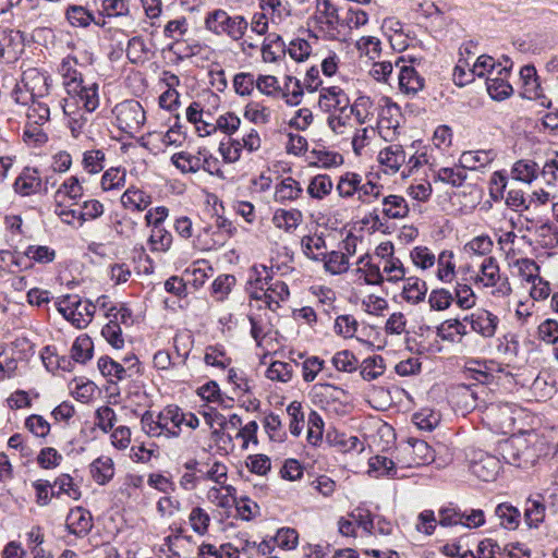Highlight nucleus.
I'll use <instances>...</instances> for the list:
<instances>
[{"mask_svg":"<svg viewBox=\"0 0 558 558\" xmlns=\"http://www.w3.org/2000/svg\"><path fill=\"white\" fill-rule=\"evenodd\" d=\"M361 181L362 175L356 172L347 171L342 173L336 184V191L339 197L349 199L357 195Z\"/></svg>","mask_w":558,"mask_h":558,"instance_id":"nucleus-41","label":"nucleus"},{"mask_svg":"<svg viewBox=\"0 0 558 558\" xmlns=\"http://www.w3.org/2000/svg\"><path fill=\"white\" fill-rule=\"evenodd\" d=\"M545 515L546 506L539 497L526 499L523 519L529 529H538L544 522Z\"/></svg>","mask_w":558,"mask_h":558,"instance_id":"nucleus-33","label":"nucleus"},{"mask_svg":"<svg viewBox=\"0 0 558 558\" xmlns=\"http://www.w3.org/2000/svg\"><path fill=\"white\" fill-rule=\"evenodd\" d=\"M494 514L498 520V524L508 531H515L521 523V511L510 502L498 504Z\"/></svg>","mask_w":558,"mask_h":558,"instance_id":"nucleus-30","label":"nucleus"},{"mask_svg":"<svg viewBox=\"0 0 558 558\" xmlns=\"http://www.w3.org/2000/svg\"><path fill=\"white\" fill-rule=\"evenodd\" d=\"M511 68L512 61L509 58H505V64L497 66L495 75L487 76L486 88L493 99L504 100L512 94L513 88L508 81Z\"/></svg>","mask_w":558,"mask_h":558,"instance_id":"nucleus-10","label":"nucleus"},{"mask_svg":"<svg viewBox=\"0 0 558 558\" xmlns=\"http://www.w3.org/2000/svg\"><path fill=\"white\" fill-rule=\"evenodd\" d=\"M520 78L523 83V95L529 99H536L542 96V88L533 65H525L520 71Z\"/></svg>","mask_w":558,"mask_h":558,"instance_id":"nucleus-43","label":"nucleus"},{"mask_svg":"<svg viewBox=\"0 0 558 558\" xmlns=\"http://www.w3.org/2000/svg\"><path fill=\"white\" fill-rule=\"evenodd\" d=\"M385 372L384 359L379 355L367 357L362 362L361 376L367 381H372L381 376Z\"/></svg>","mask_w":558,"mask_h":558,"instance_id":"nucleus-64","label":"nucleus"},{"mask_svg":"<svg viewBox=\"0 0 558 558\" xmlns=\"http://www.w3.org/2000/svg\"><path fill=\"white\" fill-rule=\"evenodd\" d=\"M65 16L73 27H87L92 23L99 25L94 14L82 5H70L66 9Z\"/></svg>","mask_w":558,"mask_h":558,"instance_id":"nucleus-52","label":"nucleus"},{"mask_svg":"<svg viewBox=\"0 0 558 558\" xmlns=\"http://www.w3.org/2000/svg\"><path fill=\"white\" fill-rule=\"evenodd\" d=\"M496 157L494 150H470L464 151L460 157V163L465 169H481L489 165Z\"/></svg>","mask_w":558,"mask_h":558,"instance_id":"nucleus-42","label":"nucleus"},{"mask_svg":"<svg viewBox=\"0 0 558 558\" xmlns=\"http://www.w3.org/2000/svg\"><path fill=\"white\" fill-rule=\"evenodd\" d=\"M522 416L523 411L514 404L489 403L484 405L483 421L496 433L505 435L514 433L517 423Z\"/></svg>","mask_w":558,"mask_h":558,"instance_id":"nucleus-3","label":"nucleus"},{"mask_svg":"<svg viewBox=\"0 0 558 558\" xmlns=\"http://www.w3.org/2000/svg\"><path fill=\"white\" fill-rule=\"evenodd\" d=\"M199 481H211L216 484H223L227 481L228 468L220 461L206 463L198 469Z\"/></svg>","mask_w":558,"mask_h":558,"instance_id":"nucleus-46","label":"nucleus"},{"mask_svg":"<svg viewBox=\"0 0 558 558\" xmlns=\"http://www.w3.org/2000/svg\"><path fill=\"white\" fill-rule=\"evenodd\" d=\"M437 278L445 283H450L456 277L454 254L452 251H442L436 258Z\"/></svg>","mask_w":558,"mask_h":558,"instance_id":"nucleus-44","label":"nucleus"},{"mask_svg":"<svg viewBox=\"0 0 558 558\" xmlns=\"http://www.w3.org/2000/svg\"><path fill=\"white\" fill-rule=\"evenodd\" d=\"M59 73L63 77L66 93L70 92L71 85H74V83L81 84L84 81L81 73L76 70V60L70 57L62 60L59 66Z\"/></svg>","mask_w":558,"mask_h":558,"instance_id":"nucleus-60","label":"nucleus"},{"mask_svg":"<svg viewBox=\"0 0 558 558\" xmlns=\"http://www.w3.org/2000/svg\"><path fill=\"white\" fill-rule=\"evenodd\" d=\"M120 202L128 210L144 211L151 204V196L145 191L132 185L121 195Z\"/></svg>","mask_w":558,"mask_h":558,"instance_id":"nucleus-27","label":"nucleus"},{"mask_svg":"<svg viewBox=\"0 0 558 558\" xmlns=\"http://www.w3.org/2000/svg\"><path fill=\"white\" fill-rule=\"evenodd\" d=\"M50 119L49 104L43 98H33L27 111V122L45 124Z\"/></svg>","mask_w":558,"mask_h":558,"instance_id":"nucleus-58","label":"nucleus"},{"mask_svg":"<svg viewBox=\"0 0 558 558\" xmlns=\"http://www.w3.org/2000/svg\"><path fill=\"white\" fill-rule=\"evenodd\" d=\"M142 429L150 437L174 438L180 435L179 407L168 405L156 416L145 412L141 420Z\"/></svg>","mask_w":558,"mask_h":558,"instance_id":"nucleus-4","label":"nucleus"},{"mask_svg":"<svg viewBox=\"0 0 558 558\" xmlns=\"http://www.w3.org/2000/svg\"><path fill=\"white\" fill-rule=\"evenodd\" d=\"M463 322L470 324L472 331L484 339L494 338L499 325L497 315L485 308H477L463 318Z\"/></svg>","mask_w":558,"mask_h":558,"instance_id":"nucleus-11","label":"nucleus"},{"mask_svg":"<svg viewBox=\"0 0 558 558\" xmlns=\"http://www.w3.org/2000/svg\"><path fill=\"white\" fill-rule=\"evenodd\" d=\"M260 52L264 62L275 63L284 54V41L279 35L269 34L262 44Z\"/></svg>","mask_w":558,"mask_h":558,"instance_id":"nucleus-40","label":"nucleus"},{"mask_svg":"<svg viewBox=\"0 0 558 558\" xmlns=\"http://www.w3.org/2000/svg\"><path fill=\"white\" fill-rule=\"evenodd\" d=\"M93 341L87 335L78 336L71 348V359L77 363H85L93 356Z\"/></svg>","mask_w":558,"mask_h":558,"instance_id":"nucleus-56","label":"nucleus"},{"mask_svg":"<svg viewBox=\"0 0 558 558\" xmlns=\"http://www.w3.org/2000/svg\"><path fill=\"white\" fill-rule=\"evenodd\" d=\"M541 173L538 165L531 159L517 160L511 168V178L531 184Z\"/></svg>","mask_w":558,"mask_h":558,"instance_id":"nucleus-39","label":"nucleus"},{"mask_svg":"<svg viewBox=\"0 0 558 558\" xmlns=\"http://www.w3.org/2000/svg\"><path fill=\"white\" fill-rule=\"evenodd\" d=\"M499 451L509 464L530 468L546 454L545 442L536 434L512 436L499 445Z\"/></svg>","mask_w":558,"mask_h":558,"instance_id":"nucleus-2","label":"nucleus"},{"mask_svg":"<svg viewBox=\"0 0 558 558\" xmlns=\"http://www.w3.org/2000/svg\"><path fill=\"white\" fill-rule=\"evenodd\" d=\"M24 86L31 93L33 98H45L49 94L51 86L50 76L37 69H29L23 73Z\"/></svg>","mask_w":558,"mask_h":558,"instance_id":"nucleus-22","label":"nucleus"},{"mask_svg":"<svg viewBox=\"0 0 558 558\" xmlns=\"http://www.w3.org/2000/svg\"><path fill=\"white\" fill-rule=\"evenodd\" d=\"M339 8L332 0H316L313 19L319 33L325 35Z\"/></svg>","mask_w":558,"mask_h":558,"instance_id":"nucleus-29","label":"nucleus"},{"mask_svg":"<svg viewBox=\"0 0 558 558\" xmlns=\"http://www.w3.org/2000/svg\"><path fill=\"white\" fill-rule=\"evenodd\" d=\"M251 324V336L258 345L271 332L272 325L267 311H259L258 313H251L248 316Z\"/></svg>","mask_w":558,"mask_h":558,"instance_id":"nucleus-37","label":"nucleus"},{"mask_svg":"<svg viewBox=\"0 0 558 558\" xmlns=\"http://www.w3.org/2000/svg\"><path fill=\"white\" fill-rule=\"evenodd\" d=\"M410 258L415 267L427 270L435 266L436 256L427 246H415L410 252Z\"/></svg>","mask_w":558,"mask_h":558,"instance_id":"nucleus-62","label":"nucleus"},{"mask_svg":"<svg viewBox=\"0 0 558 558\" xmlns=\"http://www.w3.org/2000/svg\"><path fill=\"white\" fill-rule=\"evenodd\" d=\"M218 485L219 486H213L207 490V500L219 508H231L235 502L236 489L231 485H226V483Z\"/></svg>","mask_w":558,"mask_h":558,"instance_id":"nucleus-34","label":"nucleus"},{"mask_svg":"<svg viewBox=\"0 0 558 558\" xmlns=\"http://www.w3.org/2000/svg\"><path fill=\"white\" fill-rule=\"evenodd\" d=\"M322 262L325 270L331 275L344 274L350 265L347 254L339 251L326 252Z\"/></svg>","mask_w":558,"mask_h":558,"instance_id":"nucleus-53","label":"nucleus"},{"mask_svg":"<svg viewBox=\"0 0 558 558\" xmlns=\"http://www.w3.org/2000/svg\"><path fill=\"white\" fill-rule=\"evenodd\" d=\"M124 362L126 363V367L122 364L116 362L109 356H101L98 360V368L100 373L108 377L110 381L116 380H123L126 377L131 376L129 372H131L134 367L138 365V360L136 356H130L125 357Z\"/></svg>","mask_w":558,"mask_h":558,"instance_id":"nucleus-16","label":"nucleus"},{"mask_svg":"<svg viewBox=\"0 0 558 558\" xmlns=\"http://www.w3.org/2000/svg\"><path fill=\"white\" fill-rule=\"evenodd\" d=\"M7 259L16 266L22 265L23 257L38 264H49L56 258V251L48 245H28L23 253V256L16 253L4 252Z\"/></svg>","mask_w":558,"mask_h":558,"instance_id":"nucleus-18","label":"nucleus"},{"mask_svg":"<svg viewBox=\"0 0 558 558\" xmlns=\"http://www.w3.org/2000/svg\"><path fill=\"white\" fill-rule=\"evenodd\" d=\"M83 196V186L77 177L71 175L57 189L53 195V205L74 206Z\"/></svg>","mask_w":558,"mask_h":558,"instance_id":"nucleus-21","label":"nucleus"},{"mask_svg":"<svg viewBox=\"0 0 558 558\" xmlns=\"http://www.w3.org/2000/svg\"><path fill=\"white\" fill-rule=\"evenodd\" d=\"M434 460V450L424 440L409 441L408 446L402 449V458L400 462L404 466H420Z\"/></svg>","mask_w":558,"mask_h":558,"instance_id":"nucleus-13","label":"nucleus"},{"mask_svg":"<svg viewBox=\"0 0 558 558\" xmlns=\"http://www.w3.org/2000/svg\"><path fill=\"white\" fill-rule=\"evenodd\" d=\"M378 162L386 174H396L407 161V153L399 144L383 148L378 154Z\"/></svg>","mask_w":558,"mask_h":558,"instance_id":"nucleus-17","label":"nucleus"},{"mask_svg":"<svg viewBox=\"0 0 558 558\" xmlns=\"http://www.w3.org/2000/svg\"><path fill=\"white\" fill-rule=\"evenodd\" d=\"M437 180L452 186H461L466 179L465 167L461 163L454 167H444L436 171Z\"/></svg>","mask_w":558,"mask_h":558,"instance_id":"nucleus-57","label":"nucleus"},{"mask_svg":"<svg viewBox=\"0 0 558 558\" xmlns=\"http://www.w3.org/2000/svg\"><path fill=\"white\" fill-rule=\"evenodd\" d=\"M113 113L118 128L128 134L137 133L146 119L143 107L136 100H125L118 104Z\"/></svg>","mask_w":558,"mask_h":558,"instance_id":"nucleus-6","label":"nucleus"},{"mask_svg":"<svg viewBox=\"0 0 558 558\" xmlns=\"http://www.w3.org/2000/svg\"><path fill=\"white\" fill-rule=\"evenodd\" d=\"M302 193L300 182L292 177H287L275 186L274 199L279 204H287L299 199Z\"/></svg>","mask_w":558,"mask_h":558,"instance_id":"nucleus-28","label":"nucleus"},{"mask_svg":"<svg viewBox=\"0 0 558 558\" xmlns=\"http://www.w3.org/2000/svg\"><path fill=\"white\" fill-rule=\"evenodd\" d=\"M266 288H262V293L259 294L257 291L254 293V296L257 300H263L267 307L275 312L280 307V303L288 300L290 295L289 288L284 281L270 279V282H265Z\"/></svg>","mask_w":558,"mask_h":558,"instance_id":"nucleus-15","label":"nucleus"},{"mask_svg":"<svg viewBox=\"0 0 558 558\" xmlns=\"http://www.w3.org/2000/svg\"><path fill=\"white\" fill-rule=\"evenodd\" d=\"M379 265L383 283L385 281L398 283L405 279L407 270L399 257L390 256L389 258L379 260Z\"/></svg>","mask_w":558,"mask_h":558,"instance_id":"nucleus-35","label":"nucleus"},{"mask_svg":"<svg viewBox=\"0 0 558 558\" xmlns=\"http://www.w3.org/2000/svg\"><path fill=\"white\" fill-rule=\"evenodd\" d=\"M206 148L195 151L181 150L171 156L172 165L182 173H196L204 166Z\"/></svg>","mask_w":558,"mask_h":558,"instance_id":"nucleus-20","label":"nucleus"},{"mask_svg":"<svg viewBox=\"0 0 558 558\" xmlns=\"http://www.w3.org/2000/svg\"><path fill=\"white\" fill-rule=\"evenodd\" d=\"M466 326L458 318H451L442 322L437 327V336L445 341H454L457 336H465Z\"/></svg>","mask_w":558,"mask_h":558,"instance_id":"nucleus-55","label":"nucleus"},{"mask_svg":"<svg viewBox=\"0 0 558 558\" xmlns=\"http://www.w3.org/2000/svg\"><path fill=\"white\" fill-rule=\"evenodd\" d=\"M41 186V179L36 169H25L15 180V191L23 195H32L37 193Z\"/></svg>","mask_w":558,"mask_h":558,"instance_id":"nucleus-36","label":"nucleus"},{"mask_svg":"<svg viewBox=\"0 0 558 558\" xmlns=\"http://www.w3.org/2000/svg\"><path fill=\"white\" fill-rule=\"evenodd\" d=\"M147 244L151 252L166 253L172 245V234L165 227L151 228Z\"/></svg>","mask_w":558,"mask_h":558,"instance_id":"nucleus-47","label":"nucleus"},{"mask_svg":"<svg viewBox=\"0 0 558 558\" xmlns=\"http://www.w3.org/2000/svg\"><path fill=\"white\" fill-rule=\"evenodd\" d=\"M350 97L337 85L323 86L318 90L317 106L324 113L330 114L349 108Z\"/></svg>","mask_w":558,"mask_h":558,"instance_id":"nucleus-8","label":"nucleus"},{"mask_svg":"<svg viewBox=\"0 0 558 558\" xmlns=\"http://www.w3.org/2000/svg\"><path fill=\"white\" fill-rule=\"evenodd\" d=\"M59 106L64 116L68 117V126L72 135L78 137L88 123V117L92 112H86V110L77 108V102L73 99H63V102H60Z\"/></svg>","mask_w":558,"mask_h":558,"instance_id":"nucleus-19","label":"nucleus"},{"mask_svg":"<svg viewBox=\"0 0 558 558\" xmlns=\"http://www.w3.org/2000/svg\"><path fill=\"white\" fill-rule=\"evenodd\" d=\"M476 282L484 287L496 288L493 292L498 296H508L512 289L507 277L500 275L499 265L495 257H486L480 266Z\"/></svg>","mask_w":558,"mask_h":558,"instance_id":"nucleus-7","label":"nucleus"},{"mask_svg":"<svg viewBox=\"0 0 558 558\" xmlns=\"http://www.w3.org/2000/svg\"><path fill=\"white\" fill-rule=\"evenodd\" d=\"M354 270L356 280L369 286H381L383 277L380 275V265L373 262L367 254L361 256Z\"/></svg>","mask_w":558,"mask_h":558,"instance_id":"nucleus-23","label":"nucleus"},{"mask_svg":"<svg viewBox=\"0 0 558 558\" xmlns=\"http://www.w3.org/2000/svg\"><path fill=\"white\" fill-rule=\"evenodd\" d=\"M343 17L347 35L352 29H357L368 23V14L364 10L352 5L343 7Z\"/></svg>","mask_w":558,"mask_h":558,"instance_id":"nucleus-59","label":"nucleus"},{"mask_svg":"<svg viewBox=\"0 0 558 558\" xmlns=\"http://www.w3.org/2000/svg\"><path fill=\"white\" fill-rule=\"evenodd\" d=\"M403 281L404 284L402 288L401 296L405 302L412 305H416L425 300L427 293V284L423 279L411 276L405 277Z\"/></svg>","mask_w":558,"mask_h":558,"instance_id":"nucleus-31","label":"nucleus"},{"mask_svg":"<svg viewBox=\"0 0 558 558\" xmlns=\"http://www.w3.org/2000/svg\"><path fill=\"white\" fill-rule=\"evenodd\" d=\"M244 118L254 124L264 125L271 119V109L263 102L252 100L244 107Z\"/></svg>","mask_w":558,"mask_h":558,"instance_id":"nucleus-49","label":"nucleus"},{"mask_svg":"<svg viewBox=\"0 0 558 558\" xmlns=\"http://www.w3.org/2000/svg\"><path fill=\"white\" fill-rule=\"evenodd\" d=\"M117 421V414L109 405H101L95 411L94 424L102 433L112 430Z\"/></svg>","mask_w":558,"mask_h":558,"instance_id":"nucleus-61","label":"nucleus"},{"mask_svg":"<svg viewBox=\"0 0 558 558\" xmlns=\"http://www.w3.org/2000/svg\"><path fill=\"white\" fill-rule=\"evenodd\" d=\"M71 390L77 401L86 403L94 398L97 386L90 380L76 378L71 383Z\"/></svg>","mask_w":558,"mask_h":558,"instance_id":"nucleus-63","label":"nucleus"},{"mask_svg":"<svg viewBox=\"0 0 558 558\" xmlns=\"http://www.w3.org/2000/svg\"><path fill=\"white\" fill-rule=\"evenodd\" d=\"M373 100L368 96H359L352 104H349V110L359 124H364L373 117Z\"/></svg>","mask_w":558,"mask_h":558,"instance_id":"nucleus-51","label":"nucleus"},{"mask_svg":"<svg viewBox=\"0 0 558 558\" xmlns=\"http://www.w3.org/2000/svg\"><path fill=\"white\" fill-rule=\"evenodd\" d=\"M66 99H73L77 102V108L86 110V112L95 111L99 106L98 84L94 82L83 81L81 84L74 83L68 93Z\"/></svg>","mask_w":558,"mask_h":558,"instance_id":"nucleus-12","label":"nucleus"},{"mask_svg":"<svg viewBox=\"0 0 558 558\" xmlns=\"http://www.w3.org/2000/svg\"><path fill=\"white\" fill-rule=\"evenodd\" d=\"M58 312L74 327L86 328L93 320L96 305L77 294H66L56 301Z\"/></svg>","mask_w":558,"mask_h":558,"instance_id":"nucleus-5","label":"nucleus"},{"mask_svg":"<svg viewBox=\"0 0 558 558\" xmlns=\"http://www.w3.org/2000/svg\"><path fill=\"white\" fill-rule=\"evenodd\" d=\"M400 63H403L401 58L396 61V66L399 68V89L408 96H415L424 88L425 81L412 65Z\"/></svg>","mask_w":558,"mask_h":558,"instance_id":"nucleus-14","label":"nucleus"},{"mask_svg":"<svg viewBox=\"0 0 558 558\" xmlns=\"http://www.w3.org/2000/svg\"><path fill=\"white\" fill-rule=\"evenodd\" d=\"M327 125L335 135L348 134L352 130V114L349 108L328 114Z\"/></svg>","mask_w":558,"mask_h":558,"instance_id":"nucleus-48","label":"nucleus"},{"mask_svg":"<svg viewBox=\"0 0 558 558\" xmlns=\"http://www.w3.org/2000/svg\"><path fill=\"white\" fill-rule=\"evenodd\" d=\"M501 470L500 460L487 452L475 451L470 459V471L484 482H493Z\"/></svg>","mask_w":558,"mask_h":558,"instance_id":"nucleus-9","label":"nucleus"},{"mask_svg":"<svg viewBox=\"0 0 558 558\" xmlns=\"http://www.w3.org/2000/svg\"><path fill=\"white\" fill-rule=\"evenodd\" d=\"M380 213L386 219L399 220L408 217L410 208L403 196L390 194L383 196Z\"/></svg>","mask_w":558,"mask_h":558,"instance_id":"nucleus-26","label":"nucleus"},{"mask_svg":"<svg viewBox=\"0 0 558 558\" xmlns=\"http://www.w3.org/2000/svg\"><path fill=\"white\" fill-rule=\"evenodd\" d=\"M66 527L73 535L85 536L93 527L90 512L82 507L72 509L66 517Z\"/></svg>","mask_w":558,"mask_h":558,"instance_id":"nucleus-25","label":"nucleus"},{"mask_svg":"<svg viewBox=\"0 0 558 558\" xmlns=\"http://www.w3.org/2000/svg\"><path fill=\"white\" fill-rule=\"evenodd\" d=\"M53 488L56 497H60L61 495H65L72 500H78L81 498V490L77 484L74 483V480L69 474H60L53 481Z\"/></svg>","mask_w":558,"mask_h":558,"instance_id":"nucleus-54","label":"nucleus"},{"mask_svg":"<svg viewBox=\"0 0 558 558\" xmlns=\"http://www.w3.org/2000/svg\"><path fill=\"white\" fill-rule=\"evenodd\" d=\"M333 189V182L328 174H317L313 177L307 185V193L314 199H323L328 196Z\"/></svg>","mask_w":558,"mask_h":558,"instance_id":"nucleus-50","label":"nucleus"},{"mask_svg":"<svg viewBox=\"0 0 558 558\" xmlns=\"http://www.w3.org/2000/svg\"><path fill=\"white\" fill-rule=\"evenodd\" d=\"M90 474L98 485H106L114 475V463L110 457L101 456L90 463Z\"/></svg>","mask_w":558,"mask_h":558,"instance_id":"nucleus-38","label":"nucleus"},{"mask_svg":"<svg viewBox=\"0 0 558 558\" xmlns=\"http://www.w3.org/2000/svg\"><path fill=\"white\" fill-rule=\"evenodd\" d=\"M189 33L190 23L185 16H179L170 20L163 27L165 37L173 40L174 45H179L183 41Z\"/></svg>","mask_w":558,"mask_h":558,"instance_id":"nucleus-45","label":"nucleus"},{"mask_svg":"<svg viewBox=\"0 0 558 558\" xmlns=\"http://www.w3.org/2000/svg\"><path fill=\"white\" fill-rule=\"evenodd\" d=\"M303 219L304 217L300 209L278 208L274 211L271 222L277 229L291 234L303 222Z\"/></svg>","mask_w":558,"mask_h":558,"instance_id":"nucleus-24","label":"nucleus"},{"mask_svg":"<svg viewBox=\"0 0 558 558\" xmlns=\"http://www.w3.org/2000/svg\"><path fill=\"white\" fill-rule=\"evenodd\" d=\"M205 28L216 36H226L235 43L242 54L252 57L259 48L258 43L246 36L248 22L243 15H230L222 9L208 12L204 19Z\"/></svg>","mask_w":558,"mask_h":558,"instance_id":"nucleus-1","label":"nucleus"},{"mask_svg":"<svg viewBox=\"0 0 558 558\" xmlns=\"http://www.w3.org/2000/svg\"><path fill=\"white\" fill-rule=\"evenodd\" d=\"M327 245L323 234H306L301 239V251L310 259L320 262L326 254Z\"/></svg>","mask_w":558,"mask_h":558,"instance_id":"nucleus-32","label":"nucleus"}]
</instances>
